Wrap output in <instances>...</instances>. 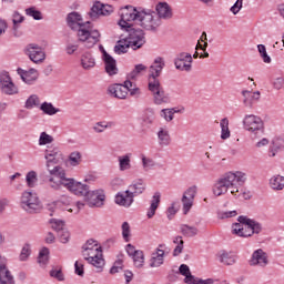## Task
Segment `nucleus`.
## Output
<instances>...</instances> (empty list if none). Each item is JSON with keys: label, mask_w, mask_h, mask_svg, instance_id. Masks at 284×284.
Wrapping results in <instances>:
<instances>
[{"label": "nucleus", "mask_w": 284, "mask_h": 284, "mask_svg": "<svg viewBox=\"0 0 284 284\" xmlns=\"http://www.w3.org/2000/svg\"><path fill=\"white\" fill-rule=\"evenodd\" d=\"M173 16L172 7H170L168 2H159L155 6V11L143 7L136 8L132 4H126L119 10L120 20L118 24L128 30V28H131L132 21H135L143 30L156 32L163 23L161 19L169 20L172 19Z\"/></svg>", "instance_id": "nucleus-1"}, {"label": "nucleus", "mask_w": 284, "mask_h": 284, "mask_svg": "<svg viewBox=\"0 0 284 284\" xmlns=\"http://www.w3.org/2000/svg\"><path fill=\"white\" fill-rule=\"evenodd\" d=\"M247 181V174L242 171H229L224 173L213 185L214 196H223L231 192L235 199H241L243 195V185Z\"/></svg>", "instance_id": "nucleus-2"}, {"label": "nucleus", "mask_w": 284, "mask_h": 284, "mask_svg": "<svg viewBox=\"0 0 284 284\" xmlns=\"http://www.w3.org/2000/svg\"><path fill=\"white\" fill-rule=\"evenodd\" d=\"M67 23L71 30H77L78 39L85 48H94L101 39V32L90 28V22L83 23V18L79 12L68 14Z\"/></svg>", "instance_id": "nucleus-3"}, {"label": "nucleus", "mask_w": 284, "mask_h": 284, "mask_svg": "<svg viewBox=\"0 0 284 284\" xmlns=\"http://www.w3.org/2000/svg\"><path fill=\"white\" fill-rule=\"evenodd\" d=\"M44 159L47 161V170L50 174L49 179H54V181H58L62 176H65V170L57 165L59 162L63 161V152H61V149L59 146L49 148L44 151ZM52 165H55L52 168Z\"/></svg>", "instance_id": "nucleus-4"}, {"label": "nucleus", "mask_w": 284, "mask_h": 284, "mask_svg": "<svg viewBox=\"0 0 284 284\" xmlns=\"http://www.w3.org/2000/svg\"><path fill=\"white\" fill-rule=\"evenodd\" d=\"M49 183L52 190H61V187H65L69 192L75 194V196H84V199H87L88 194H90V186H88V184L78 182L74 179L65 178V175L58 180L49 179Z\"/></svg>", "instance_id": "nucleus-5"}, {"label": "nucleus", "mask_w": 284, "mask_h": 284, "mask_svg": "<svg viewBox=\"0 0 284 284\" xmlns=\"http://www.w3.org/2000/svg\"><path fill=\"white\" fill-rule=\"evenodd\" d=\"M237 221V223L232 225V233L242 239H247L248 236H253V234H261L263 231V225L261 223L245 215H240Z\"/></svg>", "instance_id": "nucleus-6"}, {"label": "nucleus", "mask_w": 284, "mask_h": 284, "mask_svg": "<svg viewBox=\"0 0 284 284\" xmlns=\"http://www.w3.org/2000/svg\"><path fill=\"white\" fill-rule=\"evenodd\" d=\"M244 130L250 132L253 139H258L265 134V122L255 114H246L242 121Z\"/></svg>", "instance_id": "nucleus-7"}, {"label": "nucleus", "mask_w": 284, "mask_h": 284, "mask_svg": "<svg viewBox=\"0 0 284 284\" xmlns=\"http://www.w3.org/2000/svg\"><path fill=\"white\" fill-rule=\"evenodd\" d=\"M136 21L131 22V27L125 29L120 26L121 30H125L129 32V36L125 38L129 44L131 45L132 50H139L140 48H143L145 45V32L143 29H132V26H134Z\"/></svg>", "instance_id": "nucleus-8"}, {"label": "nucleus", "mask_w": 284, "mask_h": 284, "mask_svg": "<svg viewBox=\"0 0 284 284\" xmlns=\"http://www.w3.org/2000/svg\"><path fill=\"white\" fill-rule=\"evenodd\" d=\"M82 254L90 265H93L98 272H103V267H105V260L103 258V251L101 250V246L83 251Z\"/></svg>", "instance_id": "nucleus-9"}, {"label": "nucleus", "mask_w": 284, "mask_h": 284, "mask_svg": "<svg viewBox=\"0 0 284 284\" xmlns=\"http://www.w3.org/2000/svg\"><path fill=\"white\" fill-rule=\"evenodd\" d=\"M0 92L7 97H13V94H19V87L12 81V77L8 71L0 72Z\"/></svg>", "instance_id": "nucleus-10"}, {"label": "nucleus", "mask_w": 284, "mask_h": 284, "mask_svg": "<svg viewBox=\"0 0 284 284\" xmlns=\"http://www.w3.org/2000/svg\"><path fill=\"white\" fill-rule=\"evenodd\" d=\"M149 90L153 97L155 105H163V103H170V95L165 93L163 87H161V81L149 82Z\"/></svg>", "instance_id": "nucleus-11"}, {"label": "nucleus", "mask_w": 284, "mask_h": 284, "mask_svg": "<svg viewBox=\"0 0 284 284\" xmlns=\"http://www.w3.org/2000/svg\"><path fill=\"white\" fill-rule=\"evenodd\" d=\"M20 205L26 212H34L39 207V196L37 193L24 191L21 195Z\"/></svg>", "instance_id": "nucleus-12"}, {"label": "nucleus", "mask_w": 284, "mask_h": 284, "mask_svg": "<svg viewBox=\"0 0 284 284\" xmlns=\"http://www.w3.org/2000/svg\"><path fill=\"white\" fill-rule=\"evenodd\" d=\"M197 192H199V186L196 185H192L184 191L181 200L183 214H189L190 210H192L194 205V199H196Z\"/></svg>", "instance_id": "nucleus-13"}, {"label": "nucleus", "mask_w": 284, "mask_h": 284, "mask_svg": "<svg viewBox=\"0 0 284 284\" xmlns=\"http://www.w3.org/2000/svg\"><path fill=\"white\" fill-rule=\"evenodd\" d=\"M26 54L33 63H43L45 61V50L37 43H30L26 48Z\"/></svg>", "instance_id": "nucleus-14"}, {"label": "nucleus", "mask_w": 284, "mask_h": 284, "mask_svg": "<svg viewBox=\"0 0 284 284\" xmlns=\"http://www.w3.org/2000/svg\"><path fill=\"white\" fill-rule=\"evenodd\" d=\"M112 12H114V7L95 1L91 7L89 17L90 19L94 20L99 19V17H110Z\"/></svg>", "instance_id": "nucleus-15"}, {"label": "nucleus", "mask_w": 284, "mask_h": 284, "mask_svg": "<svg viewBox=\"0 0 284 284\" xmlns=\"http://www.w3.org/2000/svg\"><path fill=\"white\" fill-rule=\"evenodd\" d=\"M248 265L251 267H267L270 265V257L263 248H257L252 253Z\"/></svg>", "instance_id": "nucleus-16"}, {"label": "nucleus", "mask_w": 284, "mask_h": 284, "mask_svg": "<svg viewBox=\"0 0 284 284\" xmlns=\"http://www.w3.org/2000/svg\"><path fill=\"white\" fill-rule=\"evenodd\" d=\"M85 201L89 207H103L105 203V192L103 190L89 191Z\"/></svg>", "instance_id": "nucleus-17"}, {"label": "nucleus", "mask_w": 284, "mask_h": 284, "mask_svg": "<svg viewBox=\"0 0 284 284\" xmlns=\"http://www.w3.org/2000/svg\"><path fill=\"white\" fill-rule=\"evenodd\" d=\"M192 54L182 52L174 60V65L181 72H190L192 70Z\"/></svg>", "instance_id": "nucleus-18"}, {"label": "nucleus", "mask_w": 284, "mask_h": 284, "mask_svg": "<svg viewBox=\"0 0 284 284\" xmlns=\"http://www.w3.org/2000/svg\"><path fill=\"white\" fill-rule=\"evenodd\" d=\"M102 61L104 62V70L109 77L119 74V67H116V60L109 54L105 49H102Z\"/></svg>", "instance_id": "nucleus-19"}, {"label": "nucleus", "mask_w": 284, "mask_h": 284, "mask_svg": "<svg viewBox=\"0 0 284 284\" xmlns=\"http://www.w3.org/2000/svg\"><path fill=\"white\" fill-rule=\"evenodd\" d=\"M163 68H165V61L161 57L156 58L149 70V83H154V81H159V77H161Z\"/></svg>", "instance_id": "nucleus-20"}, {"label": "nucleus", "mask_w": 284, "mask_h": 284, "mask_svg": "<svg viewBox=\"0 0 284 284\" xmlns=\"http://www.w3.org/2000/svg\"><path fill=\"white\" fill-rule=\"evenodd\" d=\"M8 258L0 255V284H14V277L8 270Z\"/></svg>", "instance_id": "nucleus-21"}, {"label": "nucleus", "mask_w": 284, "mask_h": 284, "mask_svg": "<svg viewBox=\"0 0 284 284\" xmlns=\"http://www.w3.org/2000/svg\"><path fill=\"white\" fill-rule=\"evenodd\" d=\"M17 72L22 81L28 85H32V83L39 79V71H37V69H30L29 71H26L19 68Z\"/></svg>", "instance_id": "nucleus-22"}, {"label": "nucleus", "mask_w": 284, "mask_h": 284, "mask_svg": "<svg viewBox=\"0 0 284 284\" xmlns=\"http://www.w3.org/2000/svg\"><path fill=\"white\" fill-rule=\"evenodd\" d=\"M114 201L116 205H120L121 207H131L132 203H134V197L126 190V191L116 193Z\"/></svg>", "instance_id": "nucleus-23"}, {"label": "nucleus", "mask_w": 284, "mask_h": 284, "mask_svg": "<svg viewBox=\"0 0 284 284\" xmlns=\"http://www.w3.org/2000/svg\"><path fill=\"white\" fill-rule=\"evenodd\" d=\"M242 95L244 97L243 103L245 108H254V103L261 100L260 91H242Z\"/></svg>", "instance_id": "nucleus-24"}, {"label": "nucleus", "mask_w": 284, "mask_h": 284, "mask_svg": "<svg viewBox=\"0 0 284 284\" xmlns=\"http://www.w3.org/2000/svg\"><path fill=\"white\" fill-rule=\"evenodd\" d=\"M108 93L114 99H128V90L123 84H112L108 88Z\"/></svg>", "instance_id": "nucleus-25"}, {"label": "nucleus", "mask_w": 284, "mask_h": 284, "mask_svg": "<svg viewBox=\"0 0 284 284\" xmlns=\"http://www.w3.org/2000/svg\"><path fill=\"white\" fill-rule=\"evenodd\" d=\"M158 143L161 148H168L172 144V136L168 128H160L158 131Z\"/></svg>", "instance_id": "nucleus-26"}, {"label": "nucleus", "mask_w": 284, "mask_h": 284, "mask_svg": "<svg viewBox=\"0 0 284 284\" xmlns=\"http://www.w3.org/2000/svg\"><path fill=\"white\" fill-rule=\"evenodd\" d=\"M133 197L139 196L145 192V181L143 179H138L129 185L126 190Z\"/></svg>", "instance_id": "nucleus-27"}, {"label": "nucleus", "mask_w": 284, "mask_h": 284, "mask_svg": "<svg viewBox=\"0 0 284 284\" xmlns=\"http://www.w3.org/2000/svg\"><path fill=\"white\" fill-rule=\"evenodd\" d=\"M118 165L120 172L132 170V153H125L118 156Z\"/></svg>", "instance_id": "nucleus-28"}, {"label": "nucleus", "mask_w": 284, "mask_h": 284, "mask_svg": "<svg viewBox=\"0 0 284 284\" xmlns=\"http://www.w3.org/2000/svg\"><path fill=\"white\" fill-rule=\"evenodd\" d=\"M165 262V251L162 248H156L155 252L151 254L150 267H161Z\"/></svg>", "instance_id": "nucleus-29"}, {"label": "nucleus", "mask_w": 284, "mask_h": 284, "mask_svg": "<svg viewBox=\"0 0 284 284\" xmlns=\"http://www.w3.org/2000/svg\"><path fill=\"white\" fill-rule=\"evenodd\" d=\"M185 112V109H179V108H171V109H162L160 111V116L164 119L168 123L171 121H174V114H183Z\"/></svg>", "instance_id": "nucleus-30"}, {"label": "nucleus", "mask_w": 284, "mask_h": 284, "mask_svg": "<svg viewBox=\"0 0 284 284\" xmlns=\"http://www.w3.org/2000/svg\"><path fill=\"white\" fill-rule=\"evenodd\" d=\"M159 205H161V192H155L152 196L150 207L148 209L146 212L148 219H154V214H156Z\"/></svg>", "instance_id": "nucleus-31"}, {"label": "nucleus", "mask_w": 284, "mask_h": 284, "mask_svg": "<svg viewBox=\"0 0 284 284\" xmlns=\"http://www.w3.org/2000/svg\"><path fill=\"white\" fill-rule=\"evenodd\" d=\"M217 258L222 265H236V261H239V256L232 252H221L217 255Z\"/></svg>", "instance_id": "nucleus-32"}, {"label": "nucleus", "mask_w": 284, "mask_h": 284, "mask_svg": "<svg viewBox=\"0 0 284 284\" xmlns=\"http://www.w3.org/2000/svg\"><path fill=\"white\" fill-rule=\"evenodd\" d=\"M80 65L87 71L92 70L97 65V60L94 59L92 53L87 52L81 55Z\"/></svg>", "instance_id": "nucleus-33"}, {"label": "nucleus", "mask_w": 284, "mask_h": 284, "mask_svg": "<svg viewBox=\"0 0 284 284\" xmlns=\"http://www.w3.org/2000/svg\"><path fill=\"white\" fill-rule=\"evenodd\" d=\"M220 128H221V139L222 141H227L230 136H232V132L230 131V120L227 118H223L220 121Z\"/></svg>", "instance_id": "nucleus-34"}, {"label": "nucleus", "mask_w": 284, "mask_h": 284, "mask_svg": "<svg viewBox=\"0 0 284 284\" xmlns=\"http://www.w3.org/2000/svg\"><path fill=\"white\" fill-rule=\"evenodd\" d=\"M180 232L183 234V236H186V239H193V236L199 234V229L187 224H182L180 226Z\"/></svg>", "instance_id": "nucleus-35"}, {"label": "nucleus", "mask_w": 284, "mask_h": 284, "mask_svg": "<svg viewBox=\"0 0 284 284\" xmlns=\"http://www.w3.org/2000/svg\"><path fill=\"white\" fill-rule=\"evenodd\" d=\"M270 187L275 190L276 192H280L284 189V176L282 175H273L270 179Z\"/></svg>", "instance_id": "nucleus-36"}, {"label": "nucleus", "mask_w": 284, "mask_h": 284, "mask_svg": "<svg viewBox=\"0 0 284 284\" xmlns=\"http://www.w3.org/2000/svg\"><path fill=\"white\" fill-rule=\"evenodd\" d=\"M132 48L131 44H129L128 39H121L116 42L114 47L115 54H125L128 52V49Z\"/></svg>", "instance_id": "nucleus-37"}, {"label": "nucleus", "mask_w": 284, "mask_h": 284, "mask_svg": "<svg viewBox=\"0 0 284 284\" xmlns=\"http://www.w3.org/2000/svg\"><path fill=\"white\" fill-rule=\"evenodd\" d=\"M40 110L43 112V114H47L48 116H54L60 110L58 108H54V105L51 102H43L40 104Z\"/></svg>", "instance_id": "nucleus-38"}, {"label": "nucleus", "mask_w": 284, "mask_h": 284, "mask_svg": "<svg viewBox=\"0 0 284 284\" xmlns=\"http://www.w3.org/2000/svg\"><path fill=\"white\" fill-rule=\"evenodd\" d=\"M39 105H41V100L37 94L30 95L24 103L26 110H34V108H39Z\"/></svg>", "instance_id": "nucleus-39"}, {"label": "nucleus", "mask_w": 284, "mask_h": 284, "mask_svg": "<svg viewBox=\"0 0 284 284\" xmlns=\"http://www.w3.org/2000/svg\"><path fill=\"white\" fill-rule=\"evenodd\" d=\"M131 258L134 267L141 268L145 265V254L141 250H138V252Z\"/></svg>", "instance_id": "nucleus-40"}, {"label": "nucleus", "mask_w": 284, "mask_h": 284, "mask_svg": "<svg viewBox=\"0 0 284 284\" xmlns=\"http://www.w3.org/2000/svg\"><path fill=\"white\" fill-rule=\"evenodd\" d=\"M68 161H69V164L71 165V168H77V166L81 165V161H82L81 152H79V151L71 152L69 154Z\"/></svg>", "instance_id": "nucleus-41"}, {"label": "nucleus", "mask_w": 284, "mask_h": 284, "mask_svg": "<svg viewBox=\"0 0 284 284\" xmlns=\"http://www.w3.org/2000/svg\"><path fill=\"white\" fill-rule=\"evenodd\" d=\"M48 261H50V250L48 247L41 248L38 256V263L41 267L48 265Z\"/></svg>", "instance_id": "nucleus-42"}, {"label": "nucleus", "mask_w": 284, "mask_h": 284, "mask_svg": "<svg viewBox=\"0 0 284 284\" xmlns=\"http://www.w3.org/2000/svg\"><path fill=\"white\" fill-rule=\"evenodd\" d=\"M114 122H97L93 126V131L97 132V134H101L102 132H105V130L114 128Z\"/></svg>", "instance_id": "nucleus-43"}, {"label": "nucleus", "mask_w": 284, "mask_h": 284, "mask_svg": "<svg viewBox=\"0 0 284 284\" xmlns=\"http://www.w3.org/2000/svg\"><path fill=\"white\" fill-rule=\"evenodd\" d=\"M27 17H31L34 19V21H41L43 20V13L41 11L37 10V7H30L24 10Z\"/></svg>", "instance_id": "nucleus-44"}, {"label": "nucleus", "mask_w": 284, "mask_h": 284, "mask_svg": "<svg viewBox=\"0 0 284 284\" xmlns=\"http://www.w3.org/2000/svg\"><path fill=\"white\" fill-rule=\"evenodd\" d=\"M50 143H54V136L48 134L45 131L41 132L38 140V145H50Z\"/></svg>", "instance_id": "nucleus-45"}, {"label": "nucleus", "mask_w": 284, "mask_h": 284, "mask_svg": "<svg viewBox=\"0 0 284 284\" xmlns=\"http://www.w3.org/2000/svg\"><path fill=\"white\" fill-rule=\"evenodd\" d=\"M141 162L144 172H150V170L156 165L154 160L152 158H148L145 154H141Z\"/></svg>", "instance_id": "nucleus-46"}, {"label": "nucleus", "mask_w": 284, "mask_h": 284, "mask_svg": "<svg viewBox=\"0 0 284 284\" xmlns=\"http://www.w3.org/2000/svg\"><path fill=\"white\" fill-rule=\"evenodd\" d=\"M257 52L264 63H272V58L267 54V48H265V44H258Z\"/></svg>", "instance_id": "nucleus-47"}, {"label": "nucleus", "mask_w": 284, "mask_h": 284, "mask_svg": "<svg viewBox=\"0 0 284 284\" xmlns=\"http://www.w3.org/2000/svg\"><path fill=\"white\" fill-rule=\"evenodd\" d=\"M23 21H26V17L19 13V11H14L12 14V23H13L14 32L19 30V24L23 23Z\"/></svg>", "instance_id": "nucleus-48"}, {"label": "nucleus", "mask_w": 284, "mask_h": 284, "mask_svg": "<svg viewBox=\"0 0 284 284\" xmlns=\"http://www.w3.org/2000/svg\"><path fill=\"white\" fill-rule=\"evenodd\" d=\"M30 254H32V246H30V244H24L20 252L19 261H28V258H30Z\"/></svg>", "instance_id": "nucleus-49"}, {"label": "nucleus", "mask_w": 284, "mask_h": 284, "mask_svg": "<svg viewBox=\"0 0 284 284\" xmlns=\"http://www.w3.org/2000/svg\"><path fill=\"white\" fill-rule=\"evenodd\" d=\"M122 239H124L125 243H130V237L132 236V231L130 230V223H122Z\"/></svg>", "instance_id": "nucleus-50"}, {"label": "nucleus", "mask_w": 284, "mask_h": 284, "mask_svg": "<svg viewBox=\"0 0 284 284\" xmlns=\"http://www.w3.org/2000/svg\"><path fill=\"white\" fill-rule=\"evenodd\" d=\"M142 121L145 125H152V123H154V110L148 109L142 118Z\"/></svg>", "instance_id": "nucleus-51"}, {"label": "nucleus", "mask_w": 284, "mask_h": 284, "mask_svg": "<svg viewBox=\"0 0 284 284\" xmlns=\"http://www.w3.org/2000/svg\"><path fill=\"white\" fill-rule=\"evenodd\" d=\"M26 181H27V185L28 187H34V185H37V172L36 171H30L27 173L26 175Z\"/></svg>", "instance_id": "nucleus-52"}, {"label": "nucleus", "mask_w": 284, "mask_h": 284, "mask_svg": "<svg viewBox=\"0 0 284 284\" xmlns=\"http://www.w3.org/2000/svg\"><path fill=\"white\" fill-rule=\"evenodd\" d=\"M50 225L52 230H55V232H61L63 231V227H65V222L57 219H51L50 220Z\"/></svg>", "instance_id": "nucleus-53"}, {"label": "nucleus", "mask_w": 284, "mask_h": 284, "mask_svg": "<svg viewBox=\"0 0 284 284\" xmlns=\"http://www.w3.org/2000/svg\"><path fill=\"white\" fill-rule=\"evenodd\" d=\"M234 216H239V212L236 210L233 211H220L217 213V219H234Z\"/></svg>", "instance_id": "nucleus-54"}, {"label": "nucleus", "mask_w": 284, "mask_h": 284, "mask_svg": "<svg viewBox=\"0 0 284 284\" xmlns=\"http://www.w3.org/2000/svg\"><path fill=\"white\" fill-rule=\"evenodd\" d=\"M95 247H101L99 243L94 240H89L87 243L82 246V252H88L89 250H94Z\"/></svg>", "instance_id": "nucleus-55"}, {"label": "nucleus", "mask_w": 284, "mask_h": 284, "mask_svg": "<svg viewBox=\"0 0 284 284\" xmlns=\"http://www.w3.org/2000/svg\"><path fill=\"white\" fill-rule=\"evenodd\" d=\"M242 8L243 0H236V2L231 7L230 12H232V14H236L237 12H241Z\"/></svg>", "instance_id": "nucleus-56"}, {"label": "nucleus", "mask_w": 284, "mask_h": 284, "mask_svg": "<svg viewBox=\"0 0 284 284\" xmlns=\"http://www.w3.org/2000/svg\"><path fill=\"white\" fill-rule=\"evenodd\" d=\"M74 273L78 275V276H83V274H85V271L83 268V263L77 261L74 263Z\"/></svg>", "instance_id": "nucleus-57"}, {"label": "nucleus", "mask_w": 284, "mask_h": 284, "mask_svg": "<svg viewBox=\"0 0 284 284\" xmlns=\"http://www.w3.org/2000/svg\"><path fill=\"white\" fill-rule=\"evenodd\" d=\"M50 276H52V278H57V281H64L65 278L61 270H51Z\"/></svg>", "instance_id": "nucleus-58"}, {"label": "nucleus", "mask_w": 284, "mask_h": 284, "mask_svg": "<svg viewBox=\"0 0 284 284\" xmlns=\"http://www.w3.org/2000/svg\"><path fill=\"white\" fill-rule=\"evenodd\" d=\"M58 233H59L60 242L68 243L70 241V232H68L67 230H62Z\"/></svg>", "instance_id": "nucleus-59"}, {"label": "nucleus", "mask_w": 284, "mask_h": 284, "mask_svg": "<svg viewBox=\"0 0 284 284\" xmlns=\"http://www.w3.org/2000/svg\"><path fill=\"white\" fill-rule=\"evenodd\" d=\"M199 281H200V278L192 275V273H189L184 277V283H186V284H199Z\"/></svg>", "instance_id": "nucleus-60"}, {"label": "nucleus", "mask_w": 284, "mask_h": 284, "mask_svg": "<svg viewBox=\"0 0 284 284\" xmlns=\"http://www.w3.org/2000/svg\"><path fill=\"white\" fill-rule=\"evenodd\" d=\"M79 50V44L77 43H68L65 47L67 54H74Z\"/></svg>", "instance_id": "nucleus-61"}, {"label": "nucleus", "mask_w": 284, "mask_h": 284, "mask_svg": "<svg viewBox=\"0 0 284 284\" xmlns=\"http://www.w3.org/2000/svg\"><path fill=\"white\" fill-rule=\"evenodd\" d=\"M283 87H284V79L282 77L273 81V88H275V90H283Z\"/></svg>", "instance_id": "nucleus-62"}, {"label": "nucleus", "mask_w": 284, "mask_h": 284, "mask_svg": "<svg viewBox=\"0 0 284 284\" xmlns=\"http://www.w3.org/2000/svg\"><path fill=\"white\" fill-rule=\"evenodd\" d=\"M125 252L132 258L136 254V252H139V250H136L134 245L128 244L125 246Z\"/></svg>", "instance_id": "nucleus-63"}, {"label": "nucleus", "mask_w": 284, "mask_h": 284, "mask_svg": "<svg viewBox=\"0 0 284 284\" xmlns=\"http://www.w3.org/2000/svg\"><path fill=\"white\" fill-rule=\"evenodd\" d=\"M185 242H180L176 244L175 248L173 250V256H179L183 254V247H184Z\"/></svg>", "instance_id": "nucleus-64"}]
</instances>
